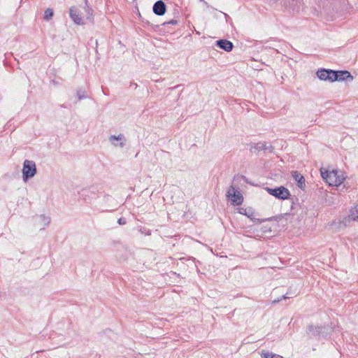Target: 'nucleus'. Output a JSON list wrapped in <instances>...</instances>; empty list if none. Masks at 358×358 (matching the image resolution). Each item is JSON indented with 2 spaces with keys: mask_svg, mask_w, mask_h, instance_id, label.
<instances>
[{
  "mask_svg": "<svg viewBox=\"0 0 358 358\" xmlns=\"http://www.w3.org/2000/svg\"><path fill=\"white\" fill-rule=\"evenodd\" d=\"M320 173L323 180L331 186H339L345 180L343 174H339L336 170L329 171L321 168Z\"/></svg>",
  "mask_w": 358,
  "mask_h": 358,
  "instance_id": "nucleus-1",
  "label": "nucleus"
},
{
  "mask_svg": "<svg viewBox=\"0 0 358 358\" xmlns=\"http://www.w3.org/2000/svg\"><path fill=\"white\" fill-rule=\"evenodd\" d=\"M36 173V167L35 162L26 159L24 162L22 169V177L24 181H27L28 179L33 178Z\"/></svg>",
  "mask_w": 358,
  "mask_h": 358,
  "instance_id": "nucleus-2",
  "label": "nucleus"
},
{
  "mask_svg": "<svg viewBox=\"0 0 358 358\" xmlns=\"http://www.w3.org/2000/svg\"><path fill=\"white\" fill-rule=\"evenodd\" d=\"M226 196L231 200V204L234 206H239L243 201V196L241 193L232 185L228 189Z\"/></svg>",
  "mask_w": 358,
  "mask_h": 358,
  "instance_id": "nucleus-3",
  "label": "nucleus"
},
{
  "mask_svg": "<svg viewBox=\"0 0 358 358\" xmlns=\"http://www.w3.org/2000/svg\"><path fill=\"white\" fill-rule=\"evenodd\" d=\"M328 328L325 326L309 325L307 328V334L309 337H326Z\"/></svg>",
  "mask_w": 358,
  "mask_h": 358,
  "instance_id": "nucleus-4",
  "label": "nucleus"
},
{
  "mask_svg": "<svg viewBox=\"0 0 358 358\" xmlns=\"http://www.w3.org/2000/svg\"><path fill=\"white\" fill-rule=\"evenodd\" d=\"M352 80L353 76L351 73L346 71H335L331 70V83L335 81Z\"/></svg>",
  "mask_w": 358,
  "mask_h": 358,
  "instance_id": "nucleus-5",
  "label": "nucleus"
},
{
  "mask_svg": "<svg viewBox=\"0 0 358 358\" xmlns=\"http://www.w3.org/2000/svg\"><path fill=\"white\" fill-rule=\"evenodd\" d=\"M69 14L71 18L77 24H83L84 22L81 16V13L79 9L75 6H72L70 8Z\"/></svg>",
  "mask_w": 358,
  "mask_h": 358,
  "instance_id": "nucleus-6",
  "label": "nucleus"
},
{
  "mask_svg": "<svg viewBox=\"0 0 358 358\" xmlns=\"http://www.w3.org/2000/svg\"><path fill=\"white\" fill-rule=\"evenodd\" d=\"M275 193L273 196L278 199L285 200L291 196L289 191L283 186L275 188Z\"/></svg>",
  "mask_w": 358,
  "mask_h": 358,
  "instance_id": "nucleus-7",
  "label": "nucleus"
},
{
  "mask_svg": "<svg viewBox=\"0 0 358 358\" xmlns=\"http://www.w3.org/2000/svg\"><path fill=\"white\" fill-rule=\"evenodd\" d=\"M152 10L155 15L162 16L164 15L166 11V6L164 1L159 0L154 3Z\"/></svg>",
  "mask_w": 358,
  "mask_h": 358,
  "instance_id": "nucleus-8",
  "label": "nucleus"
},
{
  "mask_svg": "<svg viewBox=\"0 0 358 358\" xmlns=\"http://www.w3.org/2000/svg\"><path fill=\"white\" fill-rule=\"evenodd\" d=\"M216 45L226 52H230L233 50V43L227 39H220L215 42Z\"/></svg>",
  "mask_w": 358,
  "mask_h": 358,
  "instance_id": "nucleus-9",
  "label": "nucleus"
},
{
  "mask_svg": "<svg viewBox=\"0 0 358 358\" xmlns=\"http://www.w3.org/2000/svg\"><path fill=\"white\" fill-rule=\"evenodd\" d=\"M316 74L320 80L331 83V69H320Z\"/></svg>",
  "mask_w": 358,
  "mask_h": 358,
  "instance_id": "nucleus-10",
  "label": "nucleus"
},
{
  "mask_svg": "<svg viewBox=\"0 0 358 358\" xmlns=\"http://www.w3.org/2000/svg\"><path fill=\"white\" fill-rule=\"evenodd\" d=\"M292 176L294 180L296 182V185L301 189L306 187L305 178L302 174L297 171H292Z\"/></svg>",
  "mask_w": 358,
  "mask_h": 358,
  "instance_id": "nucleus-11",
  "label": "nucleus"
},
{
  "mask_svg": "<svg viewBox=\"0 0 358 358\" xmlns=\"http://www.w3.org/2000/svg\"><path fill=\"white\" fill-rule=\"evenodd\" d=\"M253 148L258 151L264 150V151H268L269 152H271L273 149L271 144H268L267 143H262V142L254 144V145H252L251 147V149H253Z\"/></svg>",
  "mask_w": 358,
  "mask_h": 358,
  "instance_id": "nucleus-12",
  "label": "nucleus"
},
{
  "mask_svg": "<svg viewBox=\"0 0 358 358\" xmlns=\"http://www.w3.org/2000/svg\"><path fill=\"white\" fill-rule=\"evenodd\" d=\"M110 141L115 145L117 146V144L113 143V141H120L121 142L119 143V146L123 148L125 145L126 138L123 134H119L118 136L112 135L109 137Z\"/></svg>",
  "mask_w": 358,
  "mask_h": 358,
  "instance_id": "nucleus-13",
  "label": "nucleus"
},
{
  "mask_svg": "<svg viewBox=\"0 0 358 358\" xmlns=\"http://www.w3.org/2000/svg\"><path fill=\"white\" fill-rule=\"evenodd\" d=\"M54 15V11L52 8H47L44 12L43 19L46 21L52 20Z\"/></svg>",
  "mask_w": 358,
  "mask_h": 358,
  "instance_id": "nucleus-14",
  "label": "nucleus"
},
{
  "mask_svg": "<svg viewBox=\"0 0 358 358\" xmlns=\"http://www.w3.org/2000/svg\"><path fill=\"white\" fill-rule=\"evenodd\" d=\"M77 96H78V100L85 99L87 97L85 90H82V89L78 90H77Z\"/></svg>",
  "mask_w": 358,
  "mask_h": 358,
  "instance_id": "nucleus-15",
  "label": "nucleus"
},
{
  "mask_svg": "<svg viewBox=\"0 0 358 358\" xmlns=\"http://www.w3.org/2000/svg\"><path fill=\"white\" fill-rule=\"evenodd\" d=\"M178 24V21L176 20H171L169 22H165L162 24V26H166V25H176Z\"/></svg>",
  "mask_w": 358,
  "mask_h": 358,
  "instance_id": "nucleus-16",
  "label": "nucleus"
},
{
  "mask_svg": "<svg viewBox=\"0 0 358 358\" xmlns=\"http://www.w3.org/2000/svg\"><path fill=\"white\" fill-rule=\"evenodd\" d=\"M85 11L87 13V19H90L92 15L93 10L87 6L85 8Z\"/></svg>",
  "mask_w": 358,
  "mask_h": 358,
  "instance_id": "nucleus-17",
  "label": "nucleus"
},
{
  "mask_svg": "<svg viewBox=\"0 0 358 358\" xmlns=\"http://www.w3.org/2000/svg\"><path fill=\"white\" fill-rule=\"evenodd\" d=\"M262 355L264 358H273L275 356L273 353L264 351L262 352Z\"/></svg>",
  "mask_w": 358,
  "mask_h": 358,
  "instance_id": "nucleus-18",
  "label": "nucleus"
},
{
  "mask_svg": "<svg viewBox=\"0 0 358 358\" xmlns=\"http://www.w3.org/2000/svg\"><path fill=\"white\" fill-rule=\"evenodd\" d=\"M352 220H355V217L350 218V217H345L341 224L343 223V226L346 227L351 222Z\"/></svg>",
  "mask_w": 358,
  "mask_h": 358,
  "instance_id": "nucleus-19",
  "label": "nucleus"
},
{
  "mask_svg": "<svg viewBox=\"0 0 358 358\" xmlns=\"http://www.w3.org/2000/svg\"><path fill=\"white\" fill-rule=\"evenodd\" d=\"M238 211L242 215H247L248 217H250V215L248 213L247 208H239Z\"/></svg>",
  "mask_w": 358,
  "mask_h": 358,
  "instance_id": "nucleus-20",
  "label": "nucleus"
},
{
  "mask_svg": "<svg viewBox=\"0 0 358 358\" xmlns=\"http://www.w3.org/2000/svg\"><path fill=\"white\" fill-rule=\"evenodd\" d=\"M266 190L269 193V194L272 196L273 195L274 193H275V188L273 189L270 187H266Z\"/></svg>",
  "mask_w": 358,
  "mask_h": 358,
  "instance_id": "nucleus-21",
  "label": "nucleus"
},
{
  "mask_svg": "<svg viewBox=\"0 0 358 358\" xmlns=\"http://www.w3.org/2000/svg\"><path fill=\"white\" fill-rule=\"evenodd\" d=\"M117 222L120 224H126V220L124 218L121 217V218L118 219Z\"/></svg>",
  "mask_w": 358,
  "mask_h": 358,
  "instance_id": "nucleus-22",
  "label": "nucleus"
},
{
  "mask_svg": "<svg viewBox=\"0 0 358 358\" xmlns=\"http://www.w3.org/2000/svg\"><path fill=\"white\" fill-rule=\"evenodd\" d=\"M263 221H264V220H260L259 219H256L255 222H257V223H261Z\"/></svg>",
  "mask_w": 358,
  "mask_h": 358,
  "instance_id": "nucleus-23",
  "label": "nucleus"
},
{
  "mask_svg": "<svg viewBox=\"0 0 358 358\" xmlns=\"http://www.w3.org/2000/svg\"><path fill=\"white\" fill-rule=\"evenodd\" d=\"M282 298H283V299H287V298H289V296H287L286 295H284V296H282Z\"/></svg>",
  "mask_w": 358,
  "mask_h": 358,
  "instance_id": "nucleus-24",
  "label": "nucleus"
},
{
  "mask_svg": "<svg viewBox=\"0 0 358 358\" xmlns=\"http://www.w3.org/2000/svg\"><path fill=\"white\" fill-rule=\"evenodd\" d=\"M52 82L54 85L57 84V83L55 80H52Z\"/></svg>",
  "mask_w": 358,
  "mask_h": 358,
  "instance_id": "nucleus-25",
  "label": "nucleus"
},
{
  "mask_svg": "<svg viewBox=\"0 0 358 358\" xmlns=\"http://www.w3.org/2000/svg\"><path fill=\"white\" fill-rule=\"evenodd\" d=\"M356 210L358 213V206H357ZM357 219H358V215H357Z\"/></svg>",
  "mask_w": 358,
  "mask_h": 358,
  "instance_id": "nucleus-26",
  "label": "nucleus"
},
{
  "mask_svg": "<svg viewBox=\"0 0 358 358\" xmlns=\"http://www.w3.org/2000/svg\"><path fill=\"white\" fill-rule=\"evenodd\" d=\"M200 1H204V0H199Z\"/></svg>",
  "mask_w": 358,
  "mask_h": 358,
  "instance_id": "nucleus-27",
  "label": "nucleus"
}]
</instances>
